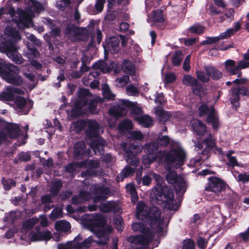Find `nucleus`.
Segmentation results:
<instances>
[{"mask_svg":"<svg viewBox=\"0 0 249 249\" xmlns=\"http://www.w3.org/2000/svg\"><path fill=\"white\" fill-rule=\"evenodd\" d=\"M102 99L92 95L87 89H80L77 92V97L73 101L74 107L71 110L73 116H78L87 112L88 108L92 114L98 112L97 109V102Z\"/></svg>","mask_w":249,"mask_h":249,"instance_id":"1","label":"nucleus"},{"mask_svg":"<svg viewBox=\"0 0 249 249\" xmlns=\"http://www.w3.org/2000/svg\"><path fill=\"white\" fill-rule=\"evenodd\" d=\"M20 39L18 32L10 27H7L5 30V35L1 43H0V52L6 53L7 56L18 64L22 63L23 58L18 52V47L16 41Z\"/></svg>","mask_w":249,"mask_h":249,"instance_id":"2","label":"nucleus"},{"mask_svg":"<svg viewBox=\"0 0 249 249\" xmlns=\"http://www.w3.org/2000/svg\"><path fill=\"white\" fill-rule=\"evenodd\" d=\"M145 223L147 229H150L153 233H157L160 235L164 229L169 223V219L165 217L160 210L157 207H153L149 209L147 213L143 220Z\"/></svg>","mask_w":249,"mask_h":249,"instance_id":"3","label":"nucleus"},{"mask_svg":"<svg viewBox=\"0 0 249 249\" xmlns=\"http://www.w3.org/2000/svg\"><path fill=\"white\" fill-rule=\"evenodd\" d=\"M90 230L100 239L97 243L106 245L109 240V235L112 232L113 228L109 226H105V219L100 214L92 215Z\"/></svg>","mask_w":249,"mask_h":249,"instance_id":"4","label":"nucleus"},{"mask_svg":"<svg viewBox=\"0 0 249 249\" xmlns=\"http://www.w3.org/2000/svg\"><path fill=\"white\" fill-rule=\"evenodd\" d=\"M132 229L136 231L141 232V235L132 236L128 238V240L132 244L141 246V248L138 247L137 249H147V244L151 242L153 238V233L150 229H147L145 223H135L132 225Z\"/></svg>","mask_w":249,"mask_h":249,"instance_id":"5","label":"nucleus"},{"mask_svg":"<svg viewBox=\"0 0 249 249\" xmlns=\"http://www.w3.org/2000/svg\"><path fill=\"white\" fill-rule=\"evenodd\" d=\"M20 69L13 64L0 63V75L7 83L15 85H20L23 79L18 73Z\"/></svg>","mask_w":249,"mask_h":249,"instance_id":"6","label":"nucleus"},{"mask_svg":"<svg viewBox=\"0 0 249 249\" xmlns=\"http://www.w3.org/2000/svg\"><path fill=\"white\" fill-rule=\"evenodd\" d=\"M103 127H101L98 122L93 120L87 121V128L86 130V135L87 138H95L96 140L92 142L97 146L100 154H104L103 146L106 144V141L99 135L103 133Z\"/></svg>","mask_w":249,"mask_h":249,"instance_id":"7","label":"nucleus"},{"mask_svg":"<svg viewBox=\"0 0 249 249\" xmlns=\"http://www.w3.org/2000/svg\"><path fill=\"white\" fill-rule=\"evenodd\" d=\"M157 191L159 195L156 194V191H154V194L159 204L165 203V206L170 210H177L178 209L179 205L175 202L173 192L170 188L167 186L162 188L159 187Z\"/></svg>","mask_w":249,"mask_h":249,"instance_id":"8","label":"nucleus"},{"mask_svg":"<svg viewBox=\"0 0 249 249\" xmlns=\"http://www.w3.org/2000/svg\"><path fill=\"white\" fill-rule=\"evenodd\" d=\"M19 126L14 123H6L0 131V144L11 142L20 137Z\"/></svg>","mask_w":249,"mask_h":249,"instance_id":"9","label":"nucleus"},{"mask_svg":"<svg viewBox=\"0 0 249 249\" xmlns=\"http://www.w3.org/2000/svg\"><path fill=\"white\" fill-rule=\"evenodd\" d=\"M43 9V7L42 4L36 1L33 2L31 10L24 11L21 14L19 19V22L18 23V27L24 28L31 26L32 24V18L35 17V14L32 11L33 10L38 14Z\"/></svg>","mask_w":249,"mask_h":249,"instance_id":"10","label":"nucleus"},{"mask_svg":"<svg viewBox=\"0 0 249 249\" xmlns=\"http://www.w3.org/2000/svg\"><path fill=\"white\" fill-rule=\"evenodd\" d=\"M158 141L163 147L166 146L168 144H170L169 152L163 156H186V151L181 145L178 142L171 141L167 136H159Z\"/></svg>","mask_w":249,"mask_h":249,"instance_id":"11","label":"nucleus"},{"mask_svg":"<svg viewBox=\"0 0 249 249\" xmlns=\"http://www.w3.org/2000/svg\"><path fill=\"white\" fill-rule=\"evenodd\" d=\"M93 240L91 237H89L84 240L80 235H78L74 239L67 242L65 244H59L57 246L58 249H81L90 247Z\"/></svg>","mask_w":249,"mask_h":249,"instance_id":"12","label":"nucleus"},{"mask_svg":"<svg viewBox=\"0 0 249 249\" xmlns=\"http://www.w3.org/2000/svg\"><path fill=\"white\" fill-rule=\"evenodd\" d=\"M114 66L115 63L113 62H110L109 64L104 61H99L95 62L92 65L94 71L89 73L88 78L86 77L83 78V80L84 83L85 84H86V82H87L88 84V79L92 80V78H95L97 77L101 72L106 73L110 71L114 68Z\"/></svg>","mask_w":249,"mask_h":249,"instance_id":"13","label":"nucleus"},{"mask_svg":"<svg viewBox=\"0 0 249 249\" xmlns=\"http://www.w3.org/2000/svg\"><path fill=\"white\" fill-rule=\"evenodd\" d=\"M65 33L68 37L72 41L86 40L89 36V31L85 28H79L72 24L68 25Z\"/></svg>","mask_w":249,"mask_h":249,"instance_id":"14","label":"nucleus"},{"mask_svg":"<svg viewBox=\"0 0 249 249\" xmlns=\"http://www.w3.org/2000/svg\"><path fill=\"white\" fill-rule=\"evenodd\" d=\"M74 156H102L103 154H100L98 151V148L94 142L90 145V149L87 148L85 142L83 141L79 142L76 143L73 147Z\"/></svg>","mask_w":249,"mask_h":249,"instance_id":"15","label":"nucleus"},{"mask_svg":"<svg viewBox=\"0 0 249 249\" xmlns=\"http://www.w3.org/2000/svg\"><path fill=\"white\" fill-rule=\"evenodd\" d=\"M225 68L227 72L231 75L237 74L240 77L242 72L240 70L249 67V61L244 60L239 61L237 64L233 60L228 59L225 62Z\"/></svg>","mask_w":249,"mask_h":249,"instance_id":"16","label":"nucleus"},{"mask_svg":"<svg viewBox=\"0 0 249 249\" xmlns=\"http://www.w3.org/2000/svg\"><path fill=\"white\" fill-rule=\"evenodd\" d=\"M169 183L174 184L177 193L182 194L186 190L187 185L184 179L180 176H178L174 171H170L166 176Z\"/></svg>","mask_w":249,"mask_h":249,"instance_id":"17","label":"nucleus"},{"mask_svg":"<svg viewBox=\"0 0 249 249\" xmlns=\"http://www.w3.org/2000/svg\"><path fill=\"white\" fill-rule=\"evenodd\" d=\"M204 142L206 147L202 151V155L212 154L213 151H214L215 154L224 155L225 156H231L232 154H236L235 152L233 150H229L227 153L224 154L223 153L221 148L214 147L215 142L211 135L205 140Z\"/></svg>","mask_w":249,"mask_h":249,"instance_id":"18","label":"nucleus"},{"mask_svg":"<svg viewBox=\"0 0 249 249\" xmlns=\"http://www.w3.org/2000/svg\"><path fill=\"white\" fill-rule=\"evenodd\" d=\"M198 110L200 116H204L208 113V116L207 118V122L212 124L213 128L214 129H217L218 127V117L212 106L211 107V108H209L207 106L204 104L198 108Z\"/></svg>","mask_w":249,"mask_h":249,"instance_id":"19","label":"nucleus"},{"mask_svg":"<svg viewBox=\"0 0 249 249\" xmlns=\"http://www.w3.org/2000/svg\"><path fill=\"white\" fill-rule=\"evenodd\" d=\"M99 166V163L94 161L86 160L84 162L77 163H70L66 168V170L69 173H73L77 167H84L85 168H89L88 172L89 175H97L96 171L93 170L94 168H97Z\"/></svg>","mask_w":249,"mask_h":249,"instance_id":"20","label":"nucleus"},{"mask_svg":"<svg viewBox=\"0 0 249 249\" xmlns=\"http://www.w3.org/2000/svg\"><path fill=\"white\" fill-rule=\"evenodd\" d=\"M133 106V103L127 100H122L117 105L111 107L108 110V113L114 117L123 116L125 114L127 108Z\"/></svg>","mask_w":249,"mask_h":249,"instance_id":"21","label":"nucleus"},{"mask_svg":"<svg viewBox=\"0 0 249 249\" xmlns=\"http://www.w3.org/2000/svg\"><path fill=\"white\" fill-rule=\"evenodd\" d=\"M182 82L187 86H192L194 92L199 96H202L205 94V88L201 84H198L197 80L191 75H184Z\"/></svg>","mask_w":249,"mask_h":249,"instance_id":"22","label":"nucleus"},{"mask_svg":"<svg viewBox=\"0 0 249 249\" xmlns=\"http://www.w3.org/2000/svg\"><path fill=\"white\" fill-rule=\"evenodd\" d=\"M231 93V103L235 108L239 106V101L240 96H249V90L244 86L232 89Z\"/></svg>","mask_w":249,"mask_h":249,"instance_id":"23","label":"nucleus"},{"mask_svg":"<svg viewBox=\"0 0 249 249\" xmlns=\"http://www.w3.org/2000/svg\"><path fill=\"white\" fill-rule=\"evenodd\" d=\"M24 91L13 86H8L6 89L0 92V101L3 102H10L14 100L15 94H23Z\"/></svg>","mask_w":249,"mask_h":249,"instance_id":"24","label":"nucleus"},{"mask_svg":"<svg viewBox=\"0 0 249 249\" xmlns=\"http://www.w3.org/2000/svg\"><path fill=\"white\" fill-rule=\"evenodd\" d=\"M35 231H32L29 234V238L33 241H48L52 237V233L48 231H40V227L36 226Z\"/></svg>","mask_w":249,"mask_h":249,"instance_id":"25","label":"nucleus"},{"mask_svg":"<svg viewBox=\"0 0 249 249\" xmlns=\"http://www.w3.org/2000/svg\"><path fill=\"white\" fill-rule=\"evenodd\" d=\"M90 189L96 195L93 199L94 203H98L107 199V195L109 193L108 188L97 185H92Z\"/></svg>","mask_w":249,"mask_h":249,"instance_id":"26","label":"nucleus"},{"mask_svg":"<svg viewBox=\"0 0 249 249\" xmlns=\"http://www.w3.org/2000/svg\"><path fill=\"white\" fill-rule=\"evenodd\" d=\"M164 160V165L169 170L172 168H178L183 164L184 157H159Z\"/></svg>","mask_w":249,"mask_h":249,"instance_id":"27","label":"nucleus"},{"mask_svg":"<svg viewBox=\"0 0 249 249\" xmlns=\"http://www.w3.org/2000/svg\"><path fill=\"white\" fill-rule=\"evenodd\" d=\"M119 42V38L115 36L107 39L103 43L105 52H110L111 53H117L120 49Z\"/></svg>","mask_w":249,"mask_h":249,"instance_id":"28","label":"nucleus"},{"mask_svg":"<svg viewBox=\"0 0 249 249\" xmlns=\"http://www.w3.org/2000/svg\"><path fill=\"white\" fill-rule=\"evenodd\" d=\"M224 187V182L219 178L213 177L209 178V183L206 187V190L215 193L220 192Z\"/></svg>","mask_w":249,"mask_h":249,"instance_id":"29","label":"nucleus"},{"mask_svg":"<svg viewBox=\"0 0 249 249\" xmlns=\"http://www.w3.org/2000/svg\"><path fill=\"white\" fill-rule=\"evenodd\" d=\"M121 147L125 153L129 155V156H136L139 154L142 149L141 145L130 144L126 142H122Z\"/></svg>","mask_w":249,"mask_h":249,"instance_id":"30","label":"nucleus"},{"mask_svg":"<svg viewBox=\"0 0 249 249\" xmlns=\"http://www.w3.org/2000/svg\"><path fill=\"white\" fill-rule=\"evenodd\" d=\"M16 109L19 114H27L29 112V107L27 105V102L25 98L18 96L15 100Z\"/></svg>","mask_w":249,"mask_h":249,"instance_id":"31","label":"nucleus"},{"mask_svg":"<svg viewBox=\"0 0 249 249\" xmlns=\"http://www.w3.org/2000/svg\"><path fill=\"white\" fill-rule=\"evenodd\" d=\"M192 128L197 135H201L206 132V125L201 121L194 119L191 122Z\"/></svg>","mask_w":249,"mask_h":249,"instance_id":"32","label":"nucleus"},{"mask_svg":"<svg viewBox=\"0 0 249 249\" xmlns=\"http://www.w3.org/2000/svg\"><path fill=\"white\" fill-rule=\"evenodd\" d=\"M155 112L159 120L163 123H165L169 120L172 116L170 112L165 111L160 108H156Z\"/></svg>","mask_w":249,"mask_h":249,"instance_id":"33","label":"nucleus"},{"mask_svg":"<svg viewBox=\"0 0 249 249\" xmlns=\"http://www.w3.org/2000/svg\"><path fill=\"white\" fill-rule=\"evenodd\" d=\"M91 198V195L87 192H81L79 196H73L72 201L73 204H80Z\"/></svg>","mask_w":249,"mask_h":249,"instance_id":"34","label":"nucleus"},{"mask_svg":"<svg viewBox=\"0 0 249 249\" xmlns=\"http://www.w3.org/2000/svg\"><path fill=\"white\" fill-rule=\"evenodd\" d=\"M204 70L209 77L214 80H217L222 76V73L219 70L212 66H205Z\"/></svg>","mask_w":249,"mask_h":249,"instance_id":"35","label":"nucleus"},{"mask_svg":"<svg viewBox=\"0 0 249 249\" xmlns=\"http://www.w3.org/2000/svg\"><path fill=\"white\" fill-rule=\"evenodd\" d=\"M27 49L24 52V55L27 57L29 60H33L39 56V53L38 51L34 47H31L29 43L26 44Z\"/></svg>","mask_w":249,"mask_h":249,"instance_id":"36","label":"nucleus"},{"mask_svg":"<svg viewBox=\"0 0 249 249\" xmlns=\"http://www.w3.org/2000/svg\"><path fill=\"white\" fill-rule=\"evenodd\" d=\"M136 120L138 122L139 124L145 127L150 126L153 123L152 118L146 115L138 116L136 118Z\"/></svg>","mask_w":249,"mask_h":249,"instance_id":"37","label":"nucleus"},{"mask_svg":"<svg viewBox=\"0 0 249 249\" xmlns=\"http://www.w3.org/2000/svg\"><path fill=\"white\" fill-rule=\"evenodd\" d=\"M55 229L57 231L65 232L71 229V224L66 220H59L55 223Z\"/></svg>","mask_w":249,"mask_h":249,"instance_id":"38","label":"nucleus"},{"mask_svg":"<svg viewBox=\"0 0 249 249\" xmlns=\"http://www.w3.org/2000/svg\"><path fill=\"white\" fill-rule=\"evenodd\" d=\"M145 205L142 201H140L137 206L136 216L139 220H143L145 217L147 212L145 211Z\"/></svg>","mask_w":249,"mask_h":249,"instance_id":"39","label":"nucleus"},{"mask_svg":"<svg viewBox=\"0 0 249 249\" xmlns=\"http://www.w3.org/2000/svg\"><path fill=\"white\" fill-rule=\"evenodd\" d=\"M124 72L130 75L135 73V66L131 61L124 60L122 66Z\"/></svg>","mask_w":249,"mask_h":249,"instance_id":"40","label":"nucleus"},{"mask_svg":"<svg viewBox=\"0 0 249 249\" xmlns=\"http://www.w3.org/2000/svg\"><path fill=\"white\" fill-rule=\"evenodd\" d=\"M116 206V203L114 201H107L102 203L100 205V210L103 212H108L114 210Z\"/></svg>","mask_w":249,"mask_h":249,"instance_id":"41","label":"nucleus"},{"mask_svg":"<svg viewBox=\"0 0 249 249\" xmlns=\"http://www.w3.org/2000/svg\"><path fill=\"white\" fill-rule=\"evenodd\" d=\"M132 124L129 120H124L121 122L119 125V129L121 133H125L132 129Z\"/></svg>","mask_w":249,"mask_h":249,"instance_id":"42","label":"nucleus"},{"mask_svg":"<svg viewBox=\"0 0 249 249\" xmlns=\"http://www.w3.org/2000/svg\"><path fill=\"white\" fill-rule=\"evenodd\" d=\"M127 191L131 195L132 202L135 203L138 200V196L136 189L132 184H128L126 186Z\"/></svg>","mask_w":249,"mask_h":249,"instance_id":"43","label":"nucleus"},{"mask_svg":"<svg viewBox=\"0 0 249 249\" xmlns=\"http://www.w3.org/2000/svg\"><path fill=\"white\" fill-rule=\"evenodd\" d=\"M183 55L179 50L176 51L173 55L172 62L174 66H178L180 65L183 59Z\"/></svg>","mask_w":249,"mask_h":249,"instance_id":"44","label":"nucleus"},{"mask_svg":"<svg viewBox=\"0 0 249 249\" xmlns=\"http://www.w3.org/2000/svg\"><path fill=\"white\" fill-rule=\"evenodd\" d=\"M134 172V169L130 167H126L120 173V175L117 177L118 181L122 180L123 178H126Z\"/></svg>","mask_w":249,"mask_h":249,"instance_id":"45","label":"nucleus"},{"mask_svg":"<svg viewBox=\"0 0 249 249\" xmlns=\"http://www.w3.org/2000/svg\"><path fill=\"white\" fill-rule=\"evenodd\" d=\"M74 131L77 133L80 132L86 126H87V121L79 120L72 123Z\"/></svg>","mask_w":249,"mask_h":249,"instance_id":"46","label":"nucleus"},{"mask_svg":"<svg viewBox=\"0 0 249 249\" xmlns=\"http://www.w3.org/2000/svg\"><path fill=\"white\" fill-rule=\"evenodd\" d=\"M38 222V218L37 217H33L26 220L23 224V230L26 229H31Z\"/></svg>","mask_w":249,"mask_h":249,"instance_id":"47","label":"nucleus"},{"mask_svg":"<svg viewBox=\"0 0 249 249\" xmlns=\"http://www.w3.org/2000/svg\"><path fill=\"white\" fill-rule=\"evenodd\" d=\"M62 183L59 180H55L52 183L51 188V193L53 195H55L62 187Z\"/></svg>","mask_w":249,"mask_h":249,"instance_id":"48","label":"nucleus"},{"mask_svg":"<svg viewBox=\"0 0 249 249\" xmlns=\"http://www.w3.org/2000/svg\"><path fill=\"white\" fill-rule=\"evenodd\" d=\"M129 81V77L127 75H124L122 77L116 78L115 80L116 85L118 87H124Z\"/></svg>","mask_w":249,"mask_h":249,"instance_id":"49","label":"nucleus"},{"mask_svg":"<svg viewBox=\"0 0 249 249\" xmlns=\"http://www.w3.org/2000/svg\"><path fill=\"white\" fill-rule=\"evenodd\" d=\"M68 16L71 20L74 21L76 23L79 22L81 18V15L78 11L77 8H76L73 11L69 14Z\"/></svg>","mask_w":249,"mask_h":249,"instance_id":"50","label":"nucleus"},{"mask_svg":"<svg viewBox=\"0 0 249 249\" xmlns=\"http://www.w3.org/2000/svg\"><path fill=\"white\" fill-rule=\"evenodd\" d=\"M102 92L104 97L108 99H113L115 95L112 93L107 85H104L102 87Z\"/></svg>","mask_w":249,"mask_h":249,"instance_id":"51","label":"nucleus"},{"mask_svg":"<svg viewBox=\"0 0 249 249\" xmlns=\"http://www.w3.org/2000/svg\"><path fill=\"white\" fill-rule=\"evenodd\" d=\"M63 216L62 209L61 208H56L54 209L50 215L51 219L55 220L61 218Z\"/></svg>","mask_w":249,"mask_h":249,"instance_id":"52","label":"nucleus"},{"mask_svg":"<svg viewBox=\"0 0 249 249\" xmlns=\"http://www.w3.org/2000/svg\"><path fill=\"white\" fill-rule=\"evenodd\" d=\"M158 144L156 142H151L146 145L145 149L150 155L156 154L158 151Z\"/></svg>","mask_w":249,"mask_h":249,"instance_id":"53","label":"nucleus"},{"mask_svg":"<svg viewBox=\"0 0 249 249\" xmlns=\"http://www.w3.org/2000/svg\"><path fill=\"white\" fill-rule=\"evenodd\" d=\"M204 30V27L199 24H195L190 27L189 31L191 33L201 34Z\"/></svg>","mask_w":249,"mask_h":249,"instance_id":"54","label":"nucleus"},{"mask_svg":"<svg viewBox=\"0 0 249 249\" xmlns=\"http://www.w3.org/2000/svg\"><path fill=\"white\" fill-rule=\"evenodd\" d=\"M70 3V0H58L56 2V7L61 11H64Z\"/></svg>","mask_w":249,"mask_h":249,"instance_id":"55","label":"nucleus"},{"mask_svg":"<svg viewBox=\"0 0 249 249\" xmlns=\"http://www.w3.org/2000/svg\"><path fill=\"white\" fill-rule=\"evenodd\" d=\"M153 21L155 23L162 22L164 21L161 11H154L153 16Z\"/></svg>","mask_w":249,"mask_h":249,"instance_id":"56","label":"nucleus"},{"mask_svg":"<svg viewBox=\"0 0 249 249\" xmlns=\"http://www.w3.org/2000/svg\"><path fill=\"white\" fill-rule=\"evenodd\" d=\"M129 138L133 140H142L144 138V135L140 131H133L129 134Z\"/></svg>","mask_w":249,"mask_h":249,"instance_id":"57","label":"nucleus"},{"mask_svg":"<svg viewBox=\"0 0 249 249\" xmlns=\"http://www.w3.org/2000/svg\"><path fill=\"white\" fill-rule=\"evenodd\" d=\"M196 76L197 79L203 83L208 82L210 80L209 76L203 71H197Z\"/></svg>","mask_w":249,"mask_h":249,"instance_id":"58","label":"nucleus"},{"mask_svg":"<svg viewBox=\"0 0 249 249\" xmlns=\"http://www.w3.org/2000/svg\"><path fill=\"white\" fill-rule=\"evenodd\" d=\"M126 93L130 96H137L139 94L138 89L132 85L126 87Z\"/></svg>","mask_w":249,"mask_h":249,"instance_id":"59","label":"nucleus"},{"mask_svg":"<svg viewBox=\"0 0 249 249\" xmlns=\"http://www.w3.org/2000/svg\"><path fill=\"white\" fill-rule=\"evenodd\" d=\"M195 243L191 239L185 240L182 243V249H194Z\"/></svg>","mask_w":249,"mask_h":249,"instance_id":"60","label":"nucleus"},{"mask_svg":"<svg viewBox=\"0 0 249 249\" xmlns=\"http://www.w3.org/2000/svg\"><path fill=\"white\" fill-rule=\"evenodd\" d=\"M176 79V75L174 73L169 72L166 73L164 76V82L165 83H171L174 82Z\"/></svg>","mask_w":249,"mask_h":249,"instance_id":"61","label":"nucleus"},{"mask_svg":"<svg viewBox=\"0 0 249 249\" xmlns=\"http://www.w3.org/2000/svg\"><path fill=\"white\" fill-rule=\"evenodd\" d=\"M125 160L128 164L135 167H137L139 163V160L137 157H126Z\"/></svg>","mask_w":249,"mask_h":249,"instance_id":"62","label":"nucleus"},{"mask_svg":"<svg viewBox=\"0 0 249 249\" xmlns=\"http://www.w3.org/2000/svg\"><path fill=\"white\" fill-rule=\"evenodd\" d=\"M234 33L233 28H229L225 32L221 33L219 36L220 39L228 38Z\"/></svg>","mask_w":249,"mask_h":249,"instance_id":"63","label":"nucleus"},{"mask_svg":"<svg viewBox=\"0 0 249 249\" xmlns=\"http://www.w3.org/2000/svg\"><path fill=\"white\" fill-rule=\"evenodd\" d=\"M237 181L242 182L243 183H247L249 181V174H240L237 178Z\"/></svg>","mask_w":249,"mask_h":249,"instance_id":"64","label":"nucleus"}]
</instances>
